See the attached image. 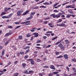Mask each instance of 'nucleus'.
<instances>
[{
  "label": "nucleus",
  "mask_w": 76,
  "mask_h": 76,
  "mask_svg": "<svg viewBox=\"0 0 76 76\" xmlns=\"http://www.w3.org/2000/svg\"><path fill=\"white\" fill-rule=\"evenodd\" d=\"M57 38H58V36H56V37H54V38L52 39V40H55V39H57Z\"/></svg>",
  "instance_id": "obj_33"
},
{
  "label": "nucleus",
  "mask_w": 76,
  "mask_h": 76,
  "mask_svg": "<svg viewBox=\"0 0 76 76\" xmlns=\"http://www.w3.org/2000/svg\"><path fill=\"white\" fill-rule=\"evenodd\" d=\"M25 23H26L25 22L21 23V24L22 25H23V24H25Z\"/></svg>",
  "instance_id": "obj_63"
},
{
  "label": "nucleus",
  "mask_w": 76,
  "mask_h": 76,
  "mask_svg": "<svg viewBox=\"0 0 76 76\" xmlns=\"http://www.w3.org/2000/svg\"><path fill=\"white\" fill-rule=\"evenodd\" d=\"M71 15H72V14L67 15V16H66V18H70V17L71 16Z\"/></svg>",
  "instance_id": "obj_29"
},
{
  "label": "nucleus",
  "mask_w": 76,
  "mask_h": 76,
  "mask_svg": "<svg viewBox=\"0 0 76 76\" xmlns=\"http://www.w3.org/2000/svg\"><path fill=\"white\" fill-rule=\"evenodd\" d=\"M72 70H73V71H75V72H76V69L75 68H72Z\"/></svg>",
  "instance_id": "obj_54"
},
{
  "label": "nucleus",
  "mask_w": 76,
  "mask_h": 76,
  "mask_svg": "<svg viewBox=\"0 0 76 76\" xmlns=\"http://www.w3.org/2000/svg\"><path fill=\"white\" fill-rule=\"evenodd\" d=\"M13 15V13H11L9 14L8 16H3L2 17V19H7L8 18H10L11 17H12V16Z\"/></svg>",
  "instance_id": "obj_1"
},
{
  "label": "nucleus",
  "mask_w": 76,
  "mask_h": 76,
  "mask_svg": "<svg viewBox=\"0 0 76 76\" xmlns=\"http://www.w3.org/2000/svg\"><path fill=\"white\" fill-rule=\"evenodd\" d=\"M10 64H11V62L10 61H9V62L7 64V65H8V66H9V65H10Z\"/></svg>",
  "instance_id": "obj_59"
},
{
  "label": "nucleus",
  "mask_w": 76,
  "mask_h": 76,
  "mask_svg": "<svg viewBox=\"0 0 76 76\" xmlns=\"http://www.w3.org/2000/svg\"><path fill=\"white\" fill-rule=\"evenodd\" d=\"M41 40H38L37 42L36 43L37 44H38V43H41Z\"/></svg>",
  "instance_id": "obj_40"
},
{
  "label": "nucleus",
  "mask_w": 76,
  "mask_h": 76,
  "mask_svg": "<svg viewBox=\"0 0 76 76\" xmlns=\"http://www.w3.org/2000/svg\"><path fill=\"white\" fill-rule=\"evenodd\" d=\"M22 66H23V67L25 68V66H26V64L25 63H23L22 64Z\"/></svg>",
  "instance_id": "obj_23"
},
{
  "label": "nucleus",
  "mask_w": 76,
  "mask_h": 76,
  "mask_svg": "<svg viewBox=\"0 0 76 76\" xmlns=\"http://www.w3.org/2000/svg\"><path fill=\"white\" fill-rule=\"evenodd\" d=\"M50 17H51V16H53V18H56V15H55V14H52L50 16Z\"/></svg>",
  "instance_id": "obj_15"
},
{
  "label": "nucleus",
  "mask_w": 76,
  "mask_h": 76,
  "mask_svg": "<svg viewBox=\"0 0 76 76\" xmlns=\"http://www.w3.org/2000/svg\"><path fill=\"white\" fill-rule=\"evenodd\" d=\"M7 7H5L4 9V12H7V10H7Z\"/></svg>",
  "instance_id": "obj_44"
},
{
  "label": "nucleus",
  "mask_w": 76,
  "mask_h": 76,
  "mask_svg": "<svg viewBox=\"0 0 76 76\" xmlns=\"http://www.w3.org/2000/svg\"><path fill=\"white\" fill-rule=\"evenodd\" d=\"M28 58V55L25 56L24 57V59H26L27 58Z\"/></svg>",
  "instance_id": "obj_45"
},
{
  "label": "nucleus",
  "mask_w": 76,
  "mask_h": 76,
  "mask_svg": "<svg viewBox=\"0 0 76 76\" xmlns=\"http://www.w3.org/2000/svg\"><path fill=\"white\" fill-rule=\"evenodd\" d=\"M60 16H61V14L60 12L58 14L56 15V18H58L60 17Z\"/></svg>",
  "instance_id": "obj_11"
},
{
  "label": "nucleus",
  "mask_w": 76,
  "mask_h": 76,
  "mask_svg": "<svg viewBox=\"0 0 76 76\" xmlns=\"http://www.w3.org/2000/svg\"><path fill=\"white\" fill-rule=\"evenodd\" d=\"M23 38V37L22 36H18L19 39H20V40L22 39Z\"/></svg>",
  "instance_id": "obj_25"
},
{
  "label": "nucleus",
  "mask_w": 76,
  "mask_h": 76,
  "mask_svg": "<svg viewBox=\"0 0 76 76\" xmlns=\"http://www.w3.org/2000/svg\"><path fill=\"white\" fill-rule=\"evenodd\" d=\"M65 42L66 44H69V40L67 39L65 40Z\"/></svg>",
  "instance_id": "obj_36"
},
{
  "label": "nucleus",
  "mask_w": 76,
  "mask_h": 76,
  "mask_svg": "<svg viewBox=\"0 0 76 76\" xmlns=\"http://www.w3.org/2000/svg\"><path fill=\"white\" fill-rule=\"evenodd\" d=\"M69 3V2H66V3L62 4V6H64V5H66V4H68Z\"/></svg>",
  "instance_id": "obj_56"
},
{
  "label": "nucleus",
  "mask_w": 76,
  "mask_h": 76,
  "mask_svg": "<svg viewBox=\"0 0 76 76\" xmlns=\"http://www.w3.org/2000/svg\"><path fill=\"white\" fill-rule=\"evenodd\" d=\"M9 42V41H7V42H6L5 43V46H6V45H7Z\"/></svg>",
  "instance_id": "obj_47"
},
{
  "label": "nucleus",
  "mask_w": 76,
  "mask_h": 76,
  "mask_svg": "<svg viewBox=\"0 0 76 76\" xmlns=\"http://www.w3.org/2000/svg\"><path fill=\"white\" fill-rule=\"evenodd\" d=\"M35 14V12H32L31 13V16H32V15H34Z\"/></svg>",
  "instance_id": "obj_32"
},
{
  "label": "nucleus",
  "mask_w": 76,
  "mask_h": 76,
  "mask_svg": "<svg viewBox=\"0 0 76 76\" xmlns=\"http://www.w3.org/2000/svg\"><path fill=\"white\" fill-rule=\"evenodd\" d=\"M8 28H10V29H12V28H13V27L11 26H8Z\"/></svg>",
  "instance_id": "obj_51"
},
{
  "label": "nucleus",
  "mask_w": 76,
  "mask_h": 76,
  "mask_svg": "<svg viewBox=\"0 0 76 76\" xmlns=\"http://www.w3.org/2000/svg\"><path fill=\"white\" fill-rule=\"evenodd\" d=\"M50 69H53V70H56V69L55 66L53 65L50 66Z\"/></svg>",
  "instance_id": "obj_8"
},
{
  "label": "nucleus",
  "mask_w": 76,
  "mask_h": 76,
  "mask_svg": "<svg viewBox=\"0 0 76 76\" xmlns=\"http://www.w3.org/2000/svg\"><path fill=\"white\" fill-rule=\"evenodd\" d=\"M29 10L28 11L27 10L23 14V16L24 15H27V14H28V13H29Z\"/></svg>",
  "instance_id": "obj_10"
},
{
  "label": "nucleus",
  "mask_w": 76,
  "mask_h": 76,
  "mask_svg": "<svg viewBox=\"0 0 76 76\" xmlns=\"http://www.w3.org/2000/svg\"><path fill=\"white\" fill-rule=\"evenodd\" d=\"M12 34V33H7L4 36L6 37H8L9 35H10Z\"/></svg>",
  "instance_id": "obj_6"
},
{
  "label": "nucleus",
  "mask_w": 76,
  "mask_h": 76,
  "mask_svg": "<svg viewBox=\"0 0 76 76\" xmlns=\"http://www.w3.org/2000/svg\"><path fill=\"white\" fill-rule=\"evenodd\" d=\"M35 29H37V28L36 27H34L32 28V29L30 30L31 32H34Z\"/></svg>",
  "instance_id": "obj_9"
},
{
  "label": "nucleus",
  "mask_w": 76,
  "mask_h": 76,
  "mask_svg": "<svg viewBox=\"0 0 76 76\" xmlns=\"http://www.w3.org/2000/svg\"><path fill=\"white\" fill-rule=\"evenodd\" d=\"M23 12V10H21L20 11H18L17 13V16H21L22 15V12Z\"/></svg>",
  "instance_id": "obj_2"
},
{
  "label": "nucleus",
  "mask_w": 76,
  "mask_h": 76,
  "mask_svg": "<svg viewBox=\"0 0 76 76\" xmlns=\"http://www.w3.org/2000/svg\"><path fill=\"white\" fill-rule=\"evenodd\" d=\"M62 20L61 19H59L57 22V23H59V22H61Z\"/></svg>",
  "instance_id": "obj_31"
},
{
  "label": "nucleus",
  "mask_w": 76,
  "mask_h": 76,
  "mask_svg": "<svg viewBox=\"0 0 76 76\" xmlns=\"http://www.w3.org/2000/svg\"><path fill=\"white\" fill-rule=\"evenodd\" d=\"M31 21H25V25H29L31 24Z\"/></svg>",
  "instance_id": "obj_4"
},
{
  "label": "nucleus",
  "mask_w": 76,
  "mask_h": 76,
  "mask_svg": "<svg viewBox=\"0 0 76 76\" xmlns=\"http://www.w3.org/2000/svg\"><path fill=\"white\" fill-rule=\"evenodd\" d=\"M47 7L45 6H40L39 7V8H46Z\"/></svg>",
  "instance_id": "obj_35"
},
{
  "label": "nucleus",
  "mask_w": 76,
  "mask_h": 76,
  "mask_svg": "<svg viewBox=\"0 0 76 76\" xmlns=\"http://www.w3.org/2000/svg\"><path fill=\"white\" fill-rule=\"evenodd\" d=\"M34 72V71H32V70H30L29 71L28 73H27V74H31V73H33Z\"/></svg>",
  "instance_id": "obj_21"
},
{
  "label": "nucleus",
  "mask_w": 76,
  "mask_h": 76,
  "mask_svg": "<svg viewBox=\"0 0 76 76\" xmlns=\"http://www.w3.org/2000/svg\"><path fill=\"white\" fill-rule=\"evenodd\" d=\"M66 24L64 23H62L61 24V27H65L66 26Z\"/></svg>",
  "instance_id": "obj_16"
},
{
  "label": "nucleus",
  "mask_w": 76,
  "mask_h": 76,
  "mask_svg": "<svg viewBox=\"0 0 76 76\" xmlns=\"http://www.w3.org/2000/svg\"><path fill=\"white\" fill-rule=\"evenodd\" d=\"M62 41V40H60L59 41H58V42H56V43L55 44V45H58L59 43H60V42H61Z\"/></svg>",
  "instance_id": "obj_17"
},
{
  "label": "nucleus",
  "mask_w": 76,
  "mask_h": 76,
  "mask_svg": "<svg viewBox=\"0 0 76 76\" xmlns=\"http://www.w3.org/2000/svg\"><path fill=\"white\" fill-rule=\"evenodd\" d=\"M53 74L52 73H51L50 74H49L48 75V76H53Z\"/></svg>",
  "instance_id": "obj_58"
},
{
  "label": "nucleus",
  "mask_w": 76,
  "mask_h": 76,
  "mask_svg": "<svg viewBox=\"0 0 76 76\" xmlns=\"http://www.w3.org/2000/svg\"><path fill=\"white\" fill-rule=\"evenodd\" d=\"M39 76H43V75H42V73H39Z\"/></svg>",
  "instance_id": "obj_53"
},
{
  "label": "nucleus",
  "mask_w": 76,
  "mask_h": 76,
  "mask_svg": "<svg viewBox=\"0 0 76 76\" xmlns=\"http://www.w3.org/2000/svg\"><path fill=\"white\" fill-rule=\"evenodd\" d=\"M30 48V47L29 46H26V47L23 48L24 50H26V49H29Z\"/></svg>",
  "instance_id": "obj_18"
},
{
  "label": "nucleus",
  "mask_w": 76,
  "mask_h": 76,
  "mask_svg": "<svg viewBox=\"0 0 76 76\" xmlns=\"http://www.w3.org/2000/svg\"><path fill=\"white\" fill-rule=\"evenodd\" d=\"M75 7H72V5H70L69 6H67L66 7V9L68 8L69 9V8H74Z\"/></svg>",
  "instance_id": "obj_5"
},
{
  "label": "nucleus",
  "mask_w": 76,
  "mask_h": 76,
  "mask_svg": "<svg viewBox=\"0 0 76 76\" xmlns=\"http://www.w3.org/2000/svg\"><path fill=\"white\" fill-rule=\"evenodd\" d=\"M53 73L54 75H56V74H57L58 73V72H53Z\"/></svg>",
  "instance_id": "obj_50"
},
{
  "label": "nucleus",
  "mask_w": 76,
  "mask_h": 76,
  "mask_svg": "<svg viewBox=\"0 0 76 76\" xmlns=\"http://www.w3.org/2000/svg\"><path fill=\"white\" fill-rule=\"evenodd\" d=\"M34 36L35 37H38V34L34 35Z\"/></svg>",
  "instance_id": "obj_64"
},
{
  "label": "nucleus",
  "mask_w": 76,
  "mask_h": 76,
  "mask_svg": "<svg viewBox=\"0 0 76 76\" xmlns=\"http://www.w3.org/2000/svg\"><path fill=\"white\" fill-rule=\"evenodd\" d=\"M31 36V34H27L26 35V37L27 38H28V37H30Z\"/></svg>",
  "instance_id": "obj_28"
},
{
  "label": "nucleus",
  "mask_w": 76,
  "mask_h": 76,
  "mask_svg": "<svg viewBox=\"0 0 76 76\" xmlns=\"http://www.w3.org/2000/svg\"><path fill=\"white\" fill-rule=\"evenodd\" d=\"M62 57H63V56L60 55V56L56 57V58H62Z\"/></svg>",
  "instance_id": "obj_26"
},
{
  "label": "nucleus",
  "mask_w": 76,
  "mask_h": 76,
  "mask_svg": "<svg viewBox=\"0 0 76 76\" xmlns=\"http://www.w3.org/2000/svg\"><path fill=\"white\" fill-rule=\"evenodd\" d=\"M43 67H44V68H49V67H48V66H43Z\"/></svg>",
  "instance_id": "obj_61"
},
{
  "label": "nucleus",
  "mask_w": 76,
  "mask_h": 76,
  "mask_svg": "<svg viewBox=\"0 0 76 76\" xmlns=\"http://www.w3.org/2000/svg\"><path fill=\"white\" fill-rule=\"evenodd\" d=\"M35 48H37V49H41V48L39 47L36 46L35 47Z\"/></svg>",
  "instance_id": "obj_52"
},
{
  "label": "nucleus",
  "mask_w": 76,
  "mask_h": 76,
  "mask_svg": "<svg viewBox=\"0 0 76 76\" xmlns=\"http://www.w3.org/2000/svg\"><path fill=\"white\" fill-rule=\"evenodd\" d=\"M31 64L32 65H34V61L33 60H32L31 61Z\"/></svg>",
  "instance_id": "obj_22"
},
{
  "label": "nucleus",
  "mask_w": 76,
  "mask_h": 76,
  "mask_svg": "<svg viewBox=\"0 0 76 76\" xmlns=\"http://www.w3.org/2000/svg\"><path fill=\"white\" fill-rule=\"evenodd\" d=\"M45 35H46V36H48H48H50V34H47L46 33V34H45Z\"/></svg>",
  "instance_id": "obj_60"
},
{
  "label": "nucleus",
  "mask_w": 76,
  "mask_h": 76,
  "mask_svg": "<svg viewBox=\"0 0 76 76\" xmlns=\"http://www.w3.org/2000/svg\"><path fill=\"white\" fill-rule=\"evenodd\" d=\"M18 75H19V73L16 72L14 74V76H18Z\"/></svg>",
  "instance_id": "obj_24"
},
{
  "label": "nucleus",
  "mask_w": 76,
  "mask_h": 76,
  "mask_svg": "<svg viewBox=\"0 0 76 76\" xmlns=\"http://www.w3.org/2000/svg\"><path fill=\"white\" fill-rule=\"evenodd\" d=\"M29 51H30V50L29 49H28L25 52L26 54H27V53H29Z\"/></svg>",
  "instance_id": "obj_27"
},
{
  "label": "nucleus",
  "mask_w": 76,
  "mask_h": 76,
  "mask_svg": "<svg viewBox=\"0 0 76 76\" xmlns=\"http://www.w3.org/2000/svg\"><path fill=\"white\" fill-rule=\"evenodd\" d=\"M66 69H67L68 70V72H69V68L68 66H66Z\"/></svg>",
  "instance_id": "obj_57"
},
{
  "label": "nucleus",
  "mask_w": 76,
  "mask_h": 76,
  "mask_svg": "<svg viewBox=\"0 0 76 76\" xmlns=\"http://www.w3.org/2000/svg\"><path fill=\"white\" fill-rule=\"evenodd\" d=\"M53 25V23L51 22V23H48V25L50 26H51Z\"/></svg>",
  "instance_id": "obj_46"
},
{
  "label": "nucleus",
  "mask_w": 76,
  "mask_h": 76,
  "mask_svg": "<svg viewBox=\"0 0 76 76\" xmlns=\"http://www.w3.org/2000/svg\"><path fill=\"white\" fill-rule=\"evenodd\" d=\"M56 66V67H59L60 66H63V64H62V65L57 64Z\"/></svg>",
  "instance_id": "obj_39"
},
{
  "label": "nucleus",
  "mask_w": 76,
  "mask_h": 76,
  "mask_svg": "<svg viewBox=\"0 0 76 76\" xmlns=\"http://www.w3.org/2000/svg\"><path fill=\"white\" fill-rule=\"evenodd\" d=\"M64 57L65 59H68V58H69L68 57V55L66 54H64Z\"/></svg>",
  "instance_id": "obj_14"
},
{
  "label": "nucleus",
  "mask_w": 76,
  "mask_h": 76,
  "mask_svg": "<svg viewBox=\"0 0 76 76\" xmlns=\"http://www.w3.org/2000/svg\"><path fill=\"white\" fill-rule=\"evenodd\" d=\"M58 4H59L58 3H56L53 5V7H55L56 6H57V5H58Z\"/></svg>",
  "instance_id": "obj_34"
},
{
  "label": "nucleus",
  "mask_w": 76,
  "mask_h": 76,
  "mask_svg": "<svg viewBox=\"0 0 76 76\" xmlns=\"http://www.w3.org/2000/svg\"><path fill=\"white\" fill-rule=\"evenodd\" d=\"M59 54H60V53H59V52L58 51L56 52L55 53V54L57 56H58V55H59Z\"/></svg>",
  "instance_id": "obj_41"
},
{
  "label": "nucleus",
  "mask_w": 76,
  "mask_h": 76,
  "mask_svg": "<svg viewBox=\"0 0 76 76\" xmlns=\"http://www.w3.org/2000/svg\"><path fill=\"white\" fill-rule=\"evenodd\" d=\"M6 15V13L5 12H2L1 13V16H3V15Z\"/></svg>",
  "instance_id": "obj_20"
},
{
  "label": "nucleus",
  "mask_w": 76,
  "mask_h": 76,
  "mask_svg": "<svg viewBox=\"0 0 76 76\" xmlns=\"http://www.w3.org/2000/svg\"><path fill=\"white\" fill-rule=\"evenodd\" d=\"M30 17H29L26 18V20H29L31 19H32V18H33V16L32 15H30Z\"/></svg>",
  "instance_id": "obj_7"
},
{
  "label": "nucleus",
  "mask_w": 76,
  "mask_h": 76,
  "mask_svg": "<svg viewBox=\"0 0 76 76\" xmlns=\"http://www.w3.org/2000/svg\"><path fill=\"white\" fill-rule=\"evenodd\" d=\"M17 26L15 28V30L17 29H18V28H20V26Z\"/></svg>",
  "instance_id": "obj_38"
},
{
  "label": "nucleus",
  "mask_w": 76,
  "mask_h": 76,
  "mask_svg": "<svg viewBox=\"0 0 76 76\" xmlns=\"http://www.w3.org/2000/svg\"><path fill=\"white\" fill-rule=\"evenodd\" d=\"M4 51H5L4 49H3L2 51L1 55L2 56H4Z\"/></svg>",
  "instance_id": "obj_19"
},
{
  "label": "nucleus",
  "mask_w": 76,
  "mask_h": 76,
  "mask_svg": "<svg viewBox=\"0 0 76 76\" xmlns=\"http://www.w3.org/2000/svg\"><path fill=\"white\" fill-rule=\"evenodd\" d=\"M53 12H54L55 13H57L58 12H59V11L55 10H53Z\"/></svg>",
  "instance_id": "obj_37"
},
{
  "label": "nucleus",
  "mask_w": 76,
  "mask_h": 76,
  "mask_svg": "<svg viewBox=\"0 0 76 76\" xmlns=\"http://www.w3.org/2000/svg\"><path fill=\"white\" fill-rule=\"evenodd\" d=\"M14 23L16 25H18V24H19V23H20V22L19 21H17L16 22H15Z\"/></svg>",
  "instance_id": "obj_30"
},
{
  "label": "nucleus",
  "mask_w": 76,
  "mask_h": 76,
  "mask_svg": "<svg viewBox=\"0 0 76 76\" xmlns=\"http://www.w3.org/2000/svg\"><path fill=\"white\" fill-rule=\"evenodd\" d=\"M58 47H60L61 49L64 48V46H63L61 43H60L59 45H58Z\"/></svg>",
  "instance_id": "obj_3"
},
{
  "label": "nucleus",
  "mask_w": 76,
  "mask_h": 76,
  "mask_svg": "<svg viewBox=\"0 0 76 76\" xmlns=\"http://www.w3.org/2000/svg\"><path fill=\"white\" fill-rule=\"evenodd\" d=\"M51 45H48V46H46V48H49V47H51Z\"/></svg>",
  "instance_id": "obj_55"
},
{
  "label": "nucleus",
  "mask_w": 76,
  "mask_h": 76,
  "mask_svg": "<svg viewBox=\"0 0 76 76\" xmlns=\"http://www.w3.org/2000/svg\"><path fill=\"white\" fill-rule=\"evenodd\" d=\"M28 70H26L24 72H23V73H24L25 74H28Z\"/></svg>",
  "instance_id": "obj_42"
},
{
  "label": "nucleus",
  "mask_w": 76,
  "mask_h": 76,
  "mask_svg": "<svg viewBox=\"0 0 76 76\" xmlns=\"http://www.w3.org/2000/svg\"><path fill=\"white\" fill-rule=\"evenodd\" d=\"M60 14H61V15H65V13L64 12V11H63V12H62V13H61V12H59Z\"/></svg>",
  "instance_id": "obj_43"
},
{
  "label": "nucleus",
  "mask_w": 76,
  "mask_h": 76,
  "mask_svg": "<svg viewBox=\"0 0 76 76\" xmlns=\"http://www.w3.org/2000/svg\"><path fill=\"white\" fill-rule=\"evenodd\" d=\"M68 12L71 14H73V12L72 10H68Z\"/></svg>",
  "instance_id": "obj_13"
},
{
  "label": "nucleus",
  "mask_w": 76,
  "mask_h": 76,
  "mask_svg": "<svg viewBox=\"0 0 76 76\" xmlns=\"http://www.w3.org/2000/svg\"><path fill=\"white\" fill-rule=\"evenodd\" d=\"M72 61H74V62H76V59L74 58L72 60Z\"/></svg>",
  "instance_id": "obj_49"
},
{
  "label": "nucleus",
  "mask_w": 76,
  "mask_h": 76,
  "mask_svg": "<svg viewBox=\"0 0 76 76\" xmlns=\"http://www.w3.org/2000/svg\"><path fill=\"white\" fill-rule=\"evenodd\" d=\"M20 54H21V55H23L24 54V52H20Z\"/></svg>",
  "instance_id": "obj_48"
},
{
  "label": "nucleus",
  "mask_w": 76,
  "mask_h": 76,
  "mask_svg": "<svg viewBox=\"0 0 76 76\" xmlns=\"http://www.w3.org/2000/svg\"><path fill=\"white\" fill-rule=\"evenodd\" d=\"M43 39H47V36H44L43 37Z\"/></svg>",
  "instance_id": "obj_62"
},
{
  "label": "nucleus",
  "mask_w": 76,
  "mask_h": 76,
  "mask_svg": "<svg viewBox=\"0 0 76 76\" xmlns=\"http://www.w3.org/2000/svg\"><path fill=\"white\" fill-rule=\"evenodd\" d=\"M43 4H45V5H50V4H52V2L50 1V4L48 3V2L44 3H43Z\"/></svg>",
  "instance_id": "obj_12"
}]
</instances>
